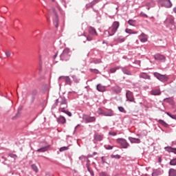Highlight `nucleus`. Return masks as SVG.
<instances>
[{"instance_id": "nucleus-41", "label": "nucleus", "mask_w": 176, "mask_h": 176, "mask_svg": "<svg viewBox=\"0 0 176 176\" xmlns=\"http://www.w3.org/2000/svg\"><path fill=\"white\" fill-rule=\"evenodd\" d=\"M72 78H74V82H76V83H78L79 82V80L76 78L75 76H72Z\"/></svg>"}, {"instance_id": "nucleus-50", "label": "nucleus", "mask_w": 176, "mask_h": 176, "mask_svg": "<svg viewBox=\"0 0 176 176\" xmlns=\"http://www.w3.org/2000/svg\"><path fill=\"white\" fill-rule=\"evenodd\" d=\"M102 160L104 162V157H102Z\"/></svg>"}, {"instance_id": "nucleus-1", "label": "nucleus", "mask_w": 176, "mask_h": 176, "mask_svg": "<svg viewBox=\"0 0 176 176\" xmlns=\"http://www.w3.org/2000/svg\"><path fill=\"white\" fill-rule=\"evenodd\" d=\"M88 32L89 35L86 36V39L83 41V42H86V41H93V36H97L98 33H97V30L93 27H89L88 29Z\"/></svg>"}, {"instance_id": "nucleus-28", "label": "nucleus", "mask_w": 176, "mask_h": 176, "mask_svg": "<svg viewBox=\"0 0 176 176\" xmlns=\"http://www.w3.org/2000/svg\"><path fill=\"white\" fill-rule=\"evenodd\" d=\"M54 23H56L55 27L57 28L58 27V16H57V14H55Z\"/></svg>"}, {"instance_id": "nucleus-42", "label": "nucleus", "mask_w": 176, "mask_h": 176, "mask_svg": "<svg viewBox=\"0 0 176 176\" xmlns=\"http://www.w3.org/2000/svg\"><path fill=\"white\" fill-rule=\"evenodd\" d=\"M109 135H116V132H113V131H111L109 133Z\"/></svg>"}, {"instance_id": "nucleus-2", "label": "nucleus", "mask_w": 176, "mask_h": 176, "mask_svg": "<svg viewBox=\"0 0 176 176\" xmlns=\"http://www.w3.org/2000/svg\"><path fill=\"white\" fill-rule=\"evenodd\" d=\"M120 26V23L118 21H114L111 25L109 28V36H112V35H115L116 33V31H118V29Z\"/></svg>"}, {"instance_id": "nucleus-40", "label": "nucleus", "mask_w": 176, "mask_h": 176, "mask_svg": "<svg viewBox=\"0 0 176 176\" xmlns=\"http://www.w3.org/2000/svg\"><path fill=\"white\" fill-rule=\"evenodd\" d=\"M88 171L90 173L91 176H94V172L90 169V168H88Z\"/></svg>"}, {"instance_id": "nucleus-38", "label": "nucleus", "mask_w": 176, "mask_h": 176, "mask_svg": "<svg viewBox=\"0 0 176 176\" xmlns=\"http://www.w3.org/2000/svg\"><path fill=\"white\" fill-rule=\"evenodd\" d=\"M104 148H106V149H113V146H110V145H105Z\"/></svg>"}, {"instance_id": "nucleus-48", "label": "nucleus", "mask_w": 176, "mask_h": 176, "mask_svg": "<svg viewBox=\"0 0 176 176\" xmlns=\"http://www.w3.org/2000/svg\"><path fill=\"white\" fill-rule=\"evenodd\" d=\"M166 114L168 115V116H169L170 118L171 114L170 113L168 112V113H166Z\"/></svg>"}, {"instance_id": "nucleus-8", "label": "nucleus", "mask_w": 176, "mask_h": 176, "mask_svg": "<svg viewBox=\"0 0 176 176\" xmlns=\"http://www.w3.org/2000/svg\"><path fill=\"white\" fill-rule=\"evenodd\" d=\"M61 78H63V79H65V82L67 83V85H72V82L71 81V78H69V76H61L58 78L59 80H61Z\"/></svg>"}, {"instance_id": "nucleus-4", "label": "nucleus", "mask_w": 176, "mask_h": 176, "mask_svg": "<svg viewBox=\"0 0 176 176\" xmlns=\"http://www.w3.org/2000/svg\"><path fill=\"white\" fill-rule=\"evenodd\" d=\"M154 76H155V78H157V79H158V80H160L161 82H166L168 80V76L166 75H162L157 72L154 73Z\"/></svg>"}, {"instance_id": "nucleus-23", "label": "nucleus", "mask_w": 176, "mask_h": 176, "mask_svg": "<svg viewBox=\"0 0 176 176\" xmlns=\"http://www.w3.org/2000/svg\"><path fill=\"white\" fill-rule=\"evenodd\" d=\"M165 149H166L168 152H173V153H175L176 155V148L171 147H166Z\"/></svg>"}, {"instance_id": "nucleus-13", "label": "nucleus", "mask_w": 176, "mask_h": 176, "mask_svg": "<svg viewBox=\"0 0 176 176\" xmlns=\"http://www.w3.org/2000/svg\"><path fill=\"white\" fill-rule=\"evenodd\" d=\"M59 111L60 112H63L64 113H66L68 116H72V113L67 110H65V107H60Z\"/></svg>"}, {"instance_id": "nucleus-39", "label": "nucleus", "mask_w": 176, "mask_h": 176, "mask_svg": "<svg viewBox=\"0 0 176 176\" xmlns=\"http://www.w3.org/2000/svg\"><path fill=\"white\" fill-rule=\"evenodd\" d=\"M98 2H100V0H94V1L91 3V6L96 5V3H98Z\"/></svg>"}, {"instance_id": "nucleus-10", "label": "nucleus", "mask_w": 176, "mask_h": 176, "mask_svg": "<svg viewBox=\"0 0 176 176\" xmlns=\"http://www.w3.org/2000/svg\"><path fill=\"white\" fill-rule=\"evenodd\" d=\"M129 140L130 141V142H131V144H140V142H141V140L140 139L134 138L132 137H129Z\"/></svg>"}, {"instance_id": "nucleus-37", "label": "nucleus", "mask_w": 176, "mask_h": 176, "mask_svg": "<svg viewBox=\"0 0 176 176\" xmlns=\"http://www.w3.org/2000/svg\"><path fill=\"white\" fill-rule=\"evenodd\" d=\"M67 149H68V147L64 146V147H62V148H60V151L63 152L64 151H67Z\"/></svg>"}, {"instance_id": "nucleus-12", "label": "nucleus", "mask_w": 176, "mask_h": 176, "mask_svg": "<svg viewBox=\"0 0 176 176\" xmlns=\"http://www.w3.org/2000/svg\"><path fill=\"white\" fill-rule=\"evenodd\" d=\"M151 94L152 96H160L162 94V91H160V89H153L151 91Z\"/></svg>"}, {"instance_id": "nucleus-21", "label": "nucleus", "mask_w": 176, "mask_h": 176, "mask_svg": "<svg viewBox=\"0 0 176 176\" xmlns=\"http://www.w3.org/2000/svg\"><path fill=\"white\" fill-rule=\"evenodd\" d=\"M157 122L158 123H160V124H162V126H164V127H168V124L164 122V120H159Z\"/></svg>"}, {"instance_id": "nucleus-16", "label": "nucleus", "mask_w": 176, "mask_h": 176, "mask_svg": "<svg viewBox=\"0 0 176 176\" xmlns=\"http://www.w3.org/2000/svg\"><path fill=\"white\" fill-rule=\"evenodd\" d=\"M164 5L165 8H171L173 6V4L171 3V1H170V0L164 1Z\"/></svg>"}, {"instance_id": "nucleus-31", "label": "nucleus", "mask_w": 176, "mask_h": 176, "mask_svg": "<svg viewBox=\"0 0 176 176\" xmlns=\"http://www.w3.org/2000/svg\"><path fill=\"white\" fill-rule=\"evenodd\" d=\"M169 164L170 166H176V158L173 159V160H171Z\"/></svg>"}, {"instance_id": "nucleus-49", "label": "nucleus", "mask_w": 176, "mask_h": 176, "mask_svg": "<svg viewBox=\"0 0 176 176\" xmlns=\"http://www.w3.org/2000/svg\"><path fill=\"white\" fill-rule=\"evenodd\" d=\"M173 12L176 13V8H173Z\"/></svg>"}, {"instance_id": "nucleus-15", "label": "nucleus", "mask_w": 176, "mask_h": 176, "mask_svg": "<svg viewBox=\"0 0 176 176\" xmlns=\"http://www.w3.org/2000/svg\"><path fill=\"white\" fill-rule=\"evenodd\" d=\"M116 42H118V43H123L126 41V38L123 36L118 37L117 38H115Z\"/></svg>"}, {"instance_id": "nucleus-19", "label": "nucleus", "mask_w": 176, "mask_h": 176, "mask_svg": "<svg viewBox=\"0 0 176 176\" xmlns=\"http://www.w3.org/2000/svg\"><path fill=\"white\" fill-rule=\"evenodd\" d=\"M97 90L98 91H105V87H104V86H102V85H101V84H98V85H97Z\"/></svg>"}, {"instance_id": "nucleus-34", "label": "nucleus", "mask_w": 176, "mask_h": 176, "mask_svg": "<svg viewBox=\"0 0 176 176\" xmlns=\"http://www.w3.org/2000/svg\"><path fill=\"white\" fill-rule=\"evenodd\" d=\"M118 110L120 112H123L124 113H126V110L123 107H118Z\"/></svg>"}, {"instance_id": "nucleus-35", "label": "nucleus", "mask_w": 176, "mask_h": 176, "mask_svg": "<svg viewBox=\"0 0 176 176\" xmlns=\"http://www.w3.org/2000/svg\"><path fill=\"white\" fill-rule=\"evenodd\" d=\"M120 68V67H118L116 68H112V69H110V72H111V74H113V73L116 72V70L119 69Z\"/></svg>"}, {"instance_id": "nucleus-46", "label": "nucleus", "mask_w": 176, "mask_h": 176, "mask_svg": "<svg viewBox=\"0 0 176 176\" xmlns=\"http://www.w3.org/2000/svg\"><path fill=\"white\" fill-rule=\"evenodd\" d=\"M170 118L172 119H176V116L175 115H170Z\"/></svg>"}, {"instance_id": "nucleus-9", "label": "nucleus", "mask_w": 176, "mask_h": 176, "mask_svg": "<svg viewBox=\"0 0 176 176\" xmlns=\"http://www.w3.org/2000/svg\"><path fill=\"white\" fill-rule=\"evenodd\" d=\"M155 60H157V61H165L166 57L163 55L160 54H156L154 56Z\"/></svg>"}, {"instance_id": "nucleus-30", "label": "nucleus", "mask_w": 176, "mask_h": 176, "mask_svg": "<svg viewBox=\"0 0 176 176\" xmlns=\"http://www.w3.org/2000/svg\"><path fill=\"white\" fill-rule=\"evenodd\" d=\"M166 21L168 23H170V24H173V23H174V18L173 16H171L170 18H168L166 19Z\"/></svg>"}, {"instance_id": "nucleus-11", "label": "nucleus", "mask_w": 176, "mask_h": 176, "mask_svg": "<svg viewBox=\"0 0 176 176\" xmlns=\"http://www.w3.org/2000/svg\"><path fill=\"white\" fill-rule=\"evenodd\" d=\"M139 38L141 42H146V41H148V36L144 33H142Z\"/></svg>"}, {"instance_id": "nucleus-36", "label": "nucleus", "mask_w": 176, "mask_h": 176, "mask_svg": "<svg viewBox=\"0 0 176 176\" xmlns=\"http://www.w3.org/2000/svg\"><path fill=\"white\" fill-rule=\"evenodd\" d=\"M111 157L113 158V159H120V155H111Z\"/></svg>"}, {"instance_id": "nucleus-17", "label": "nucleus", "mask_w": 176, "mask_h": 176, "mask_svg": "<svg viewBox=\"0 0 176 176\" xmlns=\"http://www.w3.org/2000/svg\"><path fill=\"white\" fill-rule=\"evenodd\" d=\"M50 148V146H47L45 147H42L41 148H38L37 150V152H46L49 150V148Z\"/></svg>"}, {"instance_id": "nucleus-20", "label": "nucleus", "mask_w": 176, "mask_h": 176, "mask_svg": "<svg viewBox=\"0 0 176 176\" xmlns=\"http://www.w3.org/2000/svg\"><path fill=\"white\" fill-rule=\"evenodd\" d=\"M70 52L71 51L69 50V49H68V48L65 49L62 54V56L65 57V56H68V54H69Z\"/></svg>"}, {"instance_id": "nucleus-7", "label": "nucleus", "mask_w": 176, "mask_h": 176, "mask_svg": "<svg viewBox=\"0 0 176 176\" xmlns=\"http://www.w3.org/2000/svg\"><path fill=\"white\" fill-rule=\"evenodd\" d=\"M83 119H84V120H85V122L87 123H91L96 120V117H90L89 116H84Z\"/></svg>"}, {"instance_id": "nucleus-18", "label": "nucleus", "mask_w": 176, "mask_h": 176, "mask_svg": "<svg viewBox=\"0 0 176 176\" xmlns=\"http://www.w3.org/2000/svg\"><path fill=\"white\" fill-rule=\"evenodd\" d=\"M58 122L59 123H62V124H64L67 122V120H65V118L64 116H60L58 119Z\"/></svg>"}, {"instance_id": "nucleus-22", "label": "nucleus", "mask_w": 176, "mask_h": 176, "mask_svg": "<svg viewBox=\"0 0 176 176\" xmlns=\"http://www.w3.org/2000/svg\"><path fill=\"white\" fill-rule=\"evenodd\" d=\"M169 176H176V170L170 168L168 171Z\"/></svg>"}, {"instance_id": "nucleus-26", "label": "nucleus", "mask_w": 176, "mask_h": 176, "mask_svg": "<svg viewBox=\"0 0 176 176\" xmlns=\"http://www.w3.org/2000/svg\"><path fill=\"white\" fill-rule=\"evenodd\" d=\"M125 32H126V34H138V32H134L131 29H126Z\"/></svg>"}, {"instance_id": "nucleus-32", "label": "nucleus", "mask_w": 176, "mask_h": 176, "mask_svg": "<svg viewBox=\"0 0 176 176\" xmlns=\"http://www.w3.org/2000/svg\"><path fill=\"white\" fill-rule=\"evenodd\" d=\"M60 105H67V100L65 98H63L62 100L60 102Z\"/></svg>"}, {"instance_id": "nucleus-47", "label": "nucleus", "mask_w": 176, "mask_h": 176, "mask_svg": "<svg viewBox=\"0 0 176 176\" xmlns=\"http://www.w3.org/2000/svg\"><path fill=\"white\" fill-rule=\"evenodd\" d=\"M162 157H160L159 158H158V162L159 163H162Z\"/></svg>"}, {"instance_id": "nucleus-52", "label": "nucleus", "mask_w": 176, "mask_h": 176, "mask_svg": "<svg viewBox=\"0 0 176 176\" xmlns=\"http://www.w3.org/2000/svg\"><path fill=\"white\" fill-rule=\"evenodd\" d=\"M61 79H64V78H61Z\"/></svg>"}, {"instance_id": "nucleus-29", "label": "nucleus", "mask_w": 176, "mask_h": 176, "mask_svg": "<svg viewBox=\"0 0 176 176\" xmlns=\"http://www.w3.org/2000/svg\"><path fill=\"white\" fill-rule=\"evenodd\" d=\"M128 24H129V25H132V26H135V20H132V19H130L129 21H128Z\"/></svg>"}, {"instance_id": "nucleus-43", "label": "nucleus", "mask_w": 176, "mask_h": 176, "mask_svg": "<svg viewBox=\"0 0 176 176\" xmlns=\"http://www.w3.org/2000/svg\"><path fill=\"white\" fill-rule=\"evenodd\" d=\"M11 157H14V159H16L17 157V155H14V154H11L10 155Z\"/></svg>"}, {"instance_id": "nucleus-44", "label": "nucleus", "mask_w": 176, "mask_h": 176, "mask_svg": "<svg viewBox=\"0 0 176 176\" xmlns=\"http://www.w3.org/2000/svg\"><path fill=\"white\" fill-rule=\"evenodd\" d=\"M91 71H92V72H94V74H98V70H97V69H92Z\"/></svg>"}, {"instance_id": "nucleus-6", "label": "nucleus", "mask_w": 176, "mask_h": 176, "mask_svg": "<svg viewBox=\"0 0 176 176\" xmlns=\"http://www.w3.org/2000/svg\"><path fill=\"white\" fill-rule=\"evenodd\" d=\"M126 96L128 101L133 102L134 101V96H133V92L130 91H126Z\"/></svg>"}, {"instance_id": "nucleus-27", "label": "nucleus", "mask_w": 176, "mask_h": 176, "mask_svg": "<svg viewBox=\"0 0 176 176\" xmlns=\"http://www.w3.org/2000/svg\"><path fill=\"white\" fill-rule=\"evenodd\" d=\"M102 135H95V140H96V141H102Z\"/></svg>"}, {"instance_id": "nucleus-14", "label": "nucleus", "mask_w": 176, "mask_h": 176, "mask_svg": "<svg viewBox=\"0 0 176 176\" xmlns=\"http://www.w3.org/2000/svg\"><path fill=\"white\" fill-rule=\"evenodd\" d=\"M164 102H167L168 104H170V105H174V100L171 98H166L164 99Z\"/></svg>"}, {"instance_id": "nucleus-33", "label": "nucleus", "mask_w": 176, "mask_h": 176, "mask_svg": "<svg viewBox=\"0 0 176 176\" xmlns=\"http://www.w3.org/2000/svg\"><path fill=\"white\" fill-rule=\"evenodd\" d=\"M32 168L35 171V173H38V166L35 164L32 165Z\"/></svg>"}, {"instance_id": "nucleus-51", "label": "nucleus", "mask_w": 176, "mask_h": 176, "mask_svg": "<svg viewBox=\"0 0 176 176\" xmlns=\"http://www.w3.org/2000/svg\"><path fill=\"white\" fill-rule=\"evenodd\" d=\"M56 102H58V99L56 100Z\"/></svg>"}, {"instance_id": "nucleus-45", "label": "nucleus", "mask_w": 176, "mask_h": 176, "mask_svg": "<svg viewBox=\"0 0 176 176\" xmlns=\"http://www.w3.org/2000/svg\"><path fill=\"white\" fill-rule=\"evenodd\" d=\"M6 56H7V57H9L10 56V52H6Z\"/></svg>"}, {"instance_id": "nucleus-24", "label": "nucleus", "mask_w": 176, "mask_h": 176, "mask_svg": "<svg viewBox=\"0 0 176 176\" xmlns=\"http://www.w3.org/2000/svg\"><path fill=\"white\" fill-rule=\"evenodd\" d=\"M125 75H131V72L124 67L121 68Z\"/></svg>"}, {"instance_id": "nucleus-25", "label": "nucleus", "mask_w": 176, "mask_h": 176, "mask_svg": "<svg viewBox=\"0 0 176 176\" xmlns=\"http://www.w3.org/2000/svg\"><path fill=\"white\" fill-rule=\"evenodd\" d=\"M140 78H143V79H151V76H148V74L143 73L140 74Z\"/></svg>"}, {"instance_id": "nucleus-5", "label": "nucleus", "mask_w": 176, "mask_h": 176, "mask_svg": "<svg viewBox=\"0 0 176 176\" xmlns=\"http://www.w3.org/2000/svg\"><path fill=\"white\" fill-rule=\"evenodd\" d=\"M98 113L99 115H104V116H113V111H111L109 113H104V110L101 108L98 109Z\"/></svg>"}, {"instance_id": "nucleus-3", "label": "nucleus", "mask_w": 176, "mask_h": 176, "mask_svg": "<svg viewBox=\"0 0 176 176\" xmlns=\"http://www.w3.org/2000/svg\"><path fill=\"white\" fill-rule=\"evenodd\" d=\"M116 142L118 144H120V145H121L122 148H124V149H126V148H129L130 145L127 141L123 138L117 139Z\"/></svg>"}]
</instances>
